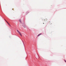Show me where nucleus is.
I'll list each match as a JSON object with an SVG mask.
<instances>
[{
  "instance_id": "nucleus-6",
  "label": "nucleus",
  "mask_w": 66,
  "mask_h": 66,
  "mask_svg": "<svg viewBox=\"0 0 66 66\" xmlns=\"http://www.w3.org/2000/svg\"><path fill=\"white\" fill-rule=\"evenodd\" d=\"M19 21H20V22H21V20L20 19L19 20Z\"/></svg>"
},
{
  "instance_id": "nucleus-2",
  "label": "nucleus",
  "mask_w": 66,
  "mask_h": 66,
  "mask_svg": "<svg viewBox=\"0 0 66 66\" xmlns=\"http://www.w3.org/2000/svg\"><path fill=\"white\" fill-rule=\"evenodd\" d=\"M6 22H7V23L9 25V26H10V27H11V24H10V23H8V22L7 21H6Z\"/></svg>"
},
{
  "instance_id": "nucleus-4",
  "label": "nucleus",
  "mask_w": 66,
  "mask_h": 66,
  "mask_svg": "<svg viewBox=\"0 0 66 66\" xmlns=\"http://www.w3.org/2000/svg\"><path fill=\"white\" fill-rule=\"evenodd\" d=\"M42 35V34H39L37 36H39V35Z\"/></svg>"
},
{
  "instance_id": "nucleus-5",
  "label": "nucleus",
  "mask_w": 66,
  "mask_h": 66,
  "mask_svg": "<svg viewBox=\"0 0 66 66\" xmlns=\"http://www.w3.org/2000/svg\"><path fill=\"white\" fill-rule=\"evenodd\" d=\"M50 24H52V23H51V21H49Z\"/></svg>"
},
{
  "instance_id": "nucleus-7",
  "label": "nucleus",
  "mask_w": 66,
  "mask_h": 66,
  "mask_svg": "<svg viewBox=\"0 0 66 66\" xmlns=\"http://www.w3.org/2000/svg\"><path fill=\"white\" fill-rule=\"evenodd\" d=\"M4 20H5V21H6H6H6V20H5V19H4Z\"/></svg>"
},
{
  "instance_id": "nucleus-1",
  "label": "nucleus",
  "mask_w": 66,
  "mask_h": 66,
  "mask_svg": "<svg viewBox=\"0 0 66 66\" xmlns=\"http://www.w3.org/2000/svg\"><path fill=\"white\" fill-rule=\"evenodd\" d=\"M17 32H18V33L20 34V35L21 36H22V35H21V33L18 30H17Z\"/></svg>"
},
{
  "instance_id": "nucleus-8",
  "label": "nucleus",
  "mask_w": 66,
  "mask_h": 66,
  "mask_svg": "<svg viewBox=\"0 0 66 66\" xmlns=\"http://www.w3.org/2000/svg\"><path fill=\"white\" fill-rule=\"evenodd\" d=\"M4 20H5V21H6H6H6V20H5V19H4Z\"/></svg>"
},
{
  "instance_id": "nucleus-3",
  "label": "nucleus",
  "mask_w": 66,
  "mask_h": 66,
  "mask_svg": "<svg viewBox=\"0 0 66 66\" xmlns=\"http://www.w3.org/2000/svg\"><path fill=\"white\" fill-rule=\"evenodd\" d=\"M44 20L45 21H47V19H44Z\"/></svg>"
}]
</instances>
